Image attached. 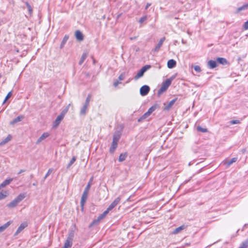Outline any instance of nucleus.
<instances>
[{
  "instance_id": "32",
  "label": "nucleus",
  "mask_w": 248,
  "mask_h": 248,
  "mask_svg": "<svg viewBox=\"0 0 248 248\" xmlns=\"http://www.w3.org/2000/svg\"><path fill=\"white\" fill-rule=\"evenodd\" d=\"M92 178L91 179L90 181L89 182L88 184H87V186H86L84 191L89 192V191L90 189L91 186L92 185Z\"/></svg>"
},
{
  "instance_id": "50",
  "label": "nucleus",
  "mask_w": 248,
  "mask_h": 248,
  "mask_svg": "<svg viewBox=\"0 0 248 248\" xmlns=\"http://www.w3.org/2000/svg\"><path fill=\"white\" fill-rule=\"evenodd\" d=\"M136 37H131L130 38V39L131 40H134V39H136Z\"/></svg>"
},
{
  "instance_id": "25",
  "label": "nucleus",
  "mask_w": 248,
  "mask_h": 248,
  "mask_svg": "<svg viewBox=\"0 0 248 248\" xmlns=\"http://www.w3.org/2000/svg\"><path fill=\"white\" fill-rule=\"evenodd\" d=\"M87 54L86 53H84L82 55V56L80 58V59L79 61V64L81 65L83 63V62H84L85 59L87 58Z\"/></svg>"
},
{
  "instance_id": "22",
  "label": "nucleus",
  "mask_w": 248,
  "mask_h": 248,
  "mask_svg": "<svg viewBox=\"0 0 248 248\" xmlns=\"http://www.w3.org/2000/svg\"><path fill=\"white\" fill-rule=\"evenodd\" d=\"M118 142H112L111 146L110 148L109 151L111 153H113L117 147Z\"/></svg>"
},
{
  "instance_id": "34",
  "label": "nucleus",
  "mask_w": 248,
  "mask_h": 248,
  "mask_svg": "<svg viewBox=\"0 0 248 248\" xmlns=\"http://www.w3.org/2000/svg\"><path fill=\"white\" fill-rule=\"evenodd\" d=\"M77 157L75 156H73L71 160L70 161L69 163H68L67 168H69L76 160Z\"/></svg>"
},
{
  "instance_id": "39",
  "label": "nucleus",
  "mask_w": 248,
  "mask_h": 248,
  "mask_svg": "<svg viewBox=\"0 0 248 248\" xmlns=\"http://www.w3.org/2000/svg\"><path fill=\"white\" fill-rule=\"evenodd\" d=\"M230 123L231 124H240V121L238 120H232L230 122Z\"/></svg>"
},
{
  "instance_id": "48",
  "label": "nucleus",
  "mask_w": 248,
  "mask_h": 248,
  "mask_svg": "<svg viewBox=\"0 0 248 248\" xmlns=\"http://www.w3.org/2000/svg\"><path fill=\"white\" fill-rule=\"evenodd\" d=\"M150 5H151L150 3H147L146 4V6L145 7V9H147Z\"/></svg>"
},
{
  "instance_id": "17",
  "label": "nucleus",
  "mask_w": 248,
  "mask_h": 248,
  "mask_svg": "<svg viewBox=\"0 0 248 248\" xmlns=\"http://www.w3.org/2000/svg\"><path fill=\"white\" fill-rule=\"evenodd\" d=\"M75 36L77 39L79 41L83 40V35L81 32L79 31H77L75 32Z\"/></svg>"
},
{
  "instance_id": "36",
  "label": "nucleus",
  "mask_w": 248,
  "mask_h": 248,
  "mask_svg": "<svg viewBox=\"0 0 248 248\" xmlns=\"http://www.w3.org/2000/svg\"><path fill=\"white\" fill-rule=\"evenodd\" d=\"M248 246V243L247 241L243 242L239 248H247Z\"/></svg>"
},
{
  "instance_id": "30",
  "label": "nucleus",
  "mask_w": 248,
  "mask_h": 248,
  "mask_svg": "<svg viewBox=\"0 0 248 248\" xmlns=\"http://www.w3.org/2000/svg\"><path fill=\"white\" fill-rule=\"evenodd\" d=\"M71 104H69L68 106H67L65 108L63 109V110L62 111L61 113L60 114L61 115H62V117H64L65 114L68 112V109L69 108V107L70 106Z\"/></svg>"
},
{
  "instance_id": "26",
  "label": "nucleus",
  "mask_w": 248,
  "mask_h": 248,
  "mask_svg": "<svg viewBox=\"0 0 248 248\" xmlns=\"http://www.w3.org/2000/svg\"><path fill=\"white\" fill-rule=\"evenodd\" d=\"M217 60L218 62L222 64H227L228 63L227 60L223 58H218Z\"/></svg>"
},
{
  "instance_id": "18",
  "label": "nucleus",
  "mask_w": 248,
  "mask_h": 248,
  "mask_svg": "<svg viewBox=\"0 0 248 248\" xmlns=\"http://www.w3.org/2000/svg\"><path fill=\"white\" fill-rule=\"evenodd\" d=\"M13 178L6 179L0 185V189L8 185L13 181Z\"/></svg>"
},
{
  "instance_id": "41",
  "label": "nucleus",
  "mask_w": 248,
  "mask_h": 248,
  "mask_svg": "<svg viewBox=\"0 0 248 248\" xmlns=\"http://www.w3.org/2000/svg\"><path fill=\"white\" fill-rule=\"evenodd\" d=\"M11 95H12V92H9L7 94V95L3 101V103H5L6 102V101L11 97Z\"/></svg>"
},
{
  "instance_id": "7",
  "label": "nucleus",
  "mask_w": 248,
  "mask_h": 248,
  "mask_svg": "<svg viewBox=\"0 0 248 248\" xmlns=\"http://www.w3.org/2000/svg\"><path fill=\"white\" fill-rule=\"evenodd\" d=\"M150 91V88L147 85H144L140 89V93L142 96L147 95Z\"/></svg>"
},
{
  "instance_id": "46",
  "label": "nucleus",
  "mask_w": 248,
  "mask_h": 248,
  "mask_svg": "<svg viewBox=\"0 0 248 248\" xmlns=\"http://www.w3.org/2000/svg\"><path fill=\"white\" fill-rule=\"evenodd\" d=\"M243 27L245 30H248V20L244 23Z\"/></svg>"
},
{
  "instance_id": "14",
  "label": "nucleus",
  "mask_w": 248,
  "mask_h": 248,
  "mask_svg": "<svg viewBox=\"0 0 248 248\" xmlns=\"http://www.w3.org/2000/svg\"><path fill=\"white\" fill-rule=\"evenodd\" d=\"M176 65V62L173 59H170L168 61L167 66L169 68L171 69L174 68Z\"/></svg>"
},
{
  "instance_id": "15",
  "label": "nucleus",
  "mask_w": 248,
  "mask_h": 248,
  "mask_svg": "<svg viewBox=\"0 0 248 248\" xmlns=\"http://www.w3.org/2000/svg\"><path fill=\"white\" fill-rule=\"evenodd\" d=\"M121 133L120 132H115L113 135L112 141L118 142L121 138Z\"/></svg>"
},
{
  "instance_id": "31",
  "label": "nucleus",
  "mask_w": 248,
  "mask_h": 248,
  "mask_svg": "<svg viewBox=\"0 0 248 248\" xmlns=\"http://www.w3.org/2000/svg\"><path fill=\"white\" fill-rule=\"evenodd\" d=\"M157 105H155L153 106H152L151 108H149V109L148 110L147 112L149 114H151V113L154 111L156 109V108H157Z\"/></svg>"
},
{
  "instance_id": "38",
  "label": "nucleus",
  "mask_w": 248,
  "mask_h": 248,
  "mask_svg": "<svg viewBox=\"0 0 248 248\" xmlns=\"http://www.w3.org/2000/svg\"><path fill=\"white\" fill-rule=\"evenodd\" d=\"M26 6L28 8V9L29 10V12L30 14H31L32 13V9L31 8V6L30 5V4L28 2H26Z\"/></svg>"
},
{
  "instance_id": "5",
  "label": "nucleus",
  "mask_w": 248,
  "mask_h": 248,
  "mask_svg": "<svg viewBox=\"0 0 248 248\" xmlns=\"http://www.w3.org/2000/svg\"><path fill=\"white\" fill-rule=\"evenodd\" d=\"M151 68V65H146L142 67V68L138 72L137 75L135 77L136 80L142 77L144 73L148 69Z\"/></svg>"
},
{
  "instance_id": "43",
  "label": "nucleus",
  "mask_w": 248,
  "mask_h": 248,
  "mask_svg": "<svg viewBox=\"0 0 248 248\" xmlns=\"http://www.w3.org/2000/svg\"><path fill=\"white\" fill-rule=\"evenodd\" d=\"M7 197V194H4L2 192H0V200L5 199Z\"/></svg>"
},
{
  "instance_id": "3",
  "label": "nucleus",
  "mask_w": 248,
  "mask_h": 248,
  "mask_svg": "<svg viewBox=\"0 0 248 248\" xmlns=\"http://www.w3.org/2000/svg\"><path fill=\"white\" fill-rule=\"evenodd\" d=\"M171 81V78H168L163 82L161 88L159 90L158 93H161L165 92L170 85Z\"/></svg>"
},
{
  "instance_id": "8",
  "label": "nucleus",
  "mask_w": 248,
  "mask_h": 248,
  "mask_svg": "<svg viewBox=\"0 0 248 248\" xmlns=\"http://www.w3.org/2000/svg\"><path fill=\"white\" fill-rule=\"evenodd\" d=\"M50 135V134L48 132H45L40 137V138L37 140L36 142V144H39L41 142H42L43 140H45L46 138H47Z\"/></svg>"
},
{
  "instance_id": "28",
  "label": "nucleus",
  "mask_w": 248,
  "mask_h": 248,
  "mask_svg": "<svg viewBox=\"0 0 248 248\" xmlns=\"http://www.w3.org/2000/svg\"><path fill=\"white\" fill-rule=\"evenodd\" d=\"M127 156V155L126 153H124V154H120V155H119V161L120 162H122V161H124L126 159Z\"/></svg>"
},
{
  "instance_id": "40",
  "label": "nucleus",
  "mask_w": 248,
  "mask_h": 248,
  "mask_svg": "<svg viewBox=\"0 0 248 248\" xmlns=\"http://www.w3.org/2000/svg\"><path fill=\"white\" fill-rule=\"evenodd\" d=\"M91 95L90 94H89L86 99V101H85V102L84 103V104H86L87 105H89V103H90V99H91Z\"/></svg>"
},
{
  "instance_id": "20",
  "label": "nucleus",
  "mask_w": 248,
  "mask_h": 248,
  "mask_svg": "<svg viewBox=\"0 0 248 248\" xmlns=\"http://www.w3.org/2000/svg\"><path fill=\"white\" fill-rule=\"evenodd\" d=\"M237 160V157H233V158H232L231 160H230L229 161L224 162V164L226 166L228 167V166H230L233 163H234V162H236Z\"/></svg>"
},
{
  "instance_id": "1",
  "label": "nucleus",
  "mask_w": 248,
  "mask_h": 248,
  "mask_svg": "<svg viewBox=\"0 0 248 248\" xmlns=\"http://www.w3.org/2000/svg\"><path fill=\"white\" fill-rule=\"evenodd\" d=\"M26 197L25 194L21 193L18 195L14 200L7 204V206L10 208L16 207L18 204L21 202Z\"/></svg>"
},
{
  "instance_id": "21",
  "label": "nucleus",
  "mask_w": 248,
  "mask_h": 248,
  "mask_svg": "<svg viewBox=\"0 0 248 248\" xmlns=\"http://www.w3.org/2000/svg\"><path fill=\"white\" fill-rule=\"evenodd\" d=\"M207 65L210 68L213 69L217 66V62L215 61L210 60L208 62Z\"/></svg>"
},
{
  "instance_id": "24",
  "label": "nucleus",
  "mask_w": 248,
  "mask_h": 248,
  "mask_svg": "<svg viewBox=\"0 0 248 248\" xmlns=\"http://www.w3.org/2000/svg\"><path fill=\"white\" fill-rule=\"evenodd\" d=\"M150 115V114H149L148 112L147 111L146 112H145L143 115H142L138 120V121L139 122H142L143 120L146 119L147 118H148L149 116Z\"/></svg>"
},
{
  "instance_id": "37",
  "label": "nucleus",
  "mask_w": 248,
  "mask_h": 248,
  "mask_svg": "<svg viewBox=\"0 0 248 248\" xmlns=\"http://www.w3.org/2000/svg\"><path fill=\"white\" fill-rule=\"evenodd\" d=\"M53 171V169H49L46 174L45 175L44 178V179L45 180L51 173V172Z\"/></svg>"
},
{
  "instance_id": "42",
  "label": "nucleus",
  "mask_w": 248,
  "mask_h": 248,
  "mask_svg": "<svg viewBox=\"0 0 248 248\" xmlns=\"http://www.w3.org/2000/svg\"><path fill=\"white\" fill-rule=\"evenodd\" d=\"M194 70L197 72L201 71V67L199 65H195L194 66Z\"/></svg>"
},
{
  "instance_id": "49",
  "label": "nucleus",
  "mask_w": 248,
  "mask_h": 248,
  "mask_svg": "<svg viewBox=\"0 0 248 248\" xmlns=\"http://www.w3.org/2000/svg\"><path fill=\"white\" fill-rule=\"evenodd\" d=\"M24 171H25L24 170H19V171L18 172V174H20V173H22V172H23Z\"/></svg>"
},
{
  "instance_id": "2",
  "label": "nucleus",
  "mask_w": 248,
  "mask_h": 248,
  "mask_svg": "<svg viewBox=\"0 0 248 248\" xmlns=\"http://www.w3.org/2000/svg\"><path fill=\"white\" fill-rule=\"evenodd\" d=\"M73 237H74V233L71 232L69 234L68 236L67 237V238L64 243V244L63 246L64 248H70L72 247V243H73Z\"/></svg>"
},
{
  "instance_id": "27",
  "label": "nucleus",
  "mask_w": 248,
  "mask_h": 248,
  "mask_svg": "<svg viewBox=\"0 0 248 248\" xmlns=\"http://www.w3.org/2000/svg\"><path fill=\"white\" fill-rule=\"evenodd\" d=\"M68 38H69V36L68 35H65L64 36V37L63 38V40H62V42H61V44L60 45V48H62L64 46L66 42L68 40Z\"/></svg>"
},
{
  "instance_id": "9",
  "label": "nucleus",
  "mask_w": 248,
  "mask_h": 248,
  "mask_svg": "<svg viewBox=\"0 0 248 248\" xmlns=\"http://www.w3.org/2000/svg\"><path fill=\"white\" fill-rule=\"evenodd\" d=\"M177 100V98H175L172 100H171L168 104H164V105L165 107H164V109L166 110H169L171 107L173 105V104L175 103V102Z\"/></svg>"
},
{
  "instance_id": "29",
  "label": "nucleus",
  "mask_w": 248,
  "mask_h": 248,
  "mask_svg": "<svg viewBox=\"0 0 248 248\" xmlns=\"http://www.w3.org/2000/svg\"><path fill=\"white\" fill-rule=\"evenodd\" d=\"M186 228V226L185 225L181 226L175 229L174 231V233L176 234L182 230H184Z\"/></svg>"
},
{
  "instance_id": "4",
  "label": "nucleus",
  "mask_w": 248,
  "mask_h": 248,
  "mask_svg": "<svg viewBox=\"0 0 248 248\" xmlns=\"http://www.w3.org/2000/svg\"><path fill=\"white\" fill-rule=\"evenodd\" d=\"M110 210H111L109 209V208L108 207L106 210H105L102 214H101L100 216L98 217L97 219H94L93 221L92 224L94 225L99 223L103 218H104L108 214V213Z\"/></svg>"
},
{
  "instance_id": "19",
  "label": "nucleus",
  "mask_w": 248,
  "mask_h": 248,
  "mask_svg": "<svg viewBox=\"0 0 248 248\" xmlns=\"http://www.w3.org/2000/svg\"><path fill=\"white\" fill-rule=\"evenodd\" d=\"M88 107H89L88 105H87L86 104H84L83 106L81 108L80 111V115H81V116H85V114L86 113V112H87V111L88 110Z\"/></svg>"
},
{
  "instance_id": "6",
  "label": "nucleus",
  "mask_w": 248,
  "mask_h": 248,
  "mask_svg": "<svg viewBox=\"0 0 248 248\" xmlns=\"http://www.w3.org/2000/svg\"><path fill=\"white\" fill-rule=\"evenodd\" d=\"M88 195V192L84 191L82 195L80 201V207L81 210L82 211H83L84 210V206L87 199Z\"/></svg>"
},
{
  "instance_id": "45",
  "label": "nucleus",
  "mask_w": 248,
  "mask_h": 248,
  "mask_svg": "<svg viewBox=\"0 0 248 248\" xmlns=\"http://www.w3.org/2000/svg\"><path fill=\"white\" fill-rule=\"evenodd\" d=\"M147 19V16H144L143 17H142L141 18H140V20H139V22L140 23H143L144 21H145Z\"/></svg>"
},
{
  "instance_id": "33",
  "label": "nucleus",
  "mask_w": 248,
  "mask_h": 248,
  "mask_svg": "<svg viewBox=\"0 0 248 248\" xmlns=\"http://www.w3.org/2000/svg\"><path fill=\"white\" fill-rule=\"evenodd\" d=\"M248 8V3L247 4H245V5H243L241 7H239L237 9V12H240V11H241L242 10H246Z\"/></svg>"
},
{
  "instance_id": "10",
  "label": "nucleus",
  "mask_w": 248,
  "mask_h": 248,
  "mask_svg": "<svg viewBox=\"0 0 248 248\" xmlns=\"http://www.w3.org/2000/svg\"><path fill=\"white\" fill-rule=\"evenodd\" d=\"M121 199V198L120 197H118L117 198H116L114 200V201L108 206L109 209L112 210L113 208H114L120 202Z\"/></svg>"
},
{
  "instance_id": "13",
  "label": "nucleus",
  "mask_w": 248,
  "mask_h": 248,
  "mask_svg": "<svg viewBox=\"0 0 248 248\" xmlns=\"http://www.w3.org/2000/svg\"><path fill=\"white\" fill-rule=\"evenodd\" d=\"M63 118L64 117H62V115H58L57 117V118L54 123L53 127H57L60 124L61 121L63 119Z\"/></svg>"
},
{
  "instance_id": "35",
  "label": "nucleus",
  "mask_w": 248,
  "mask_h": 248,
  "mask_svg": "<svg viewBox=\"0 0 248 248\" xmlns=\"http://www.w3.org/2000/svg\"><path fill=\"white\" fill-rule=\"evenodd\" d=\"M197 130L198 131H200V132H201L202 133L206 132L208 131L207 128H202L201 126H198L197 127Z\"/></svg>"
},
{
  "instance_id": "44",
  "label": "nucleus",
  "mask_w": 248,
  "mask_h": 248,
  "mask_svg": "<svg viewBox=\"0 0 248 248\" xmlns=\"http://www.w3.org/2000/svg\"><path fill=\"white\" fill-rule=\"evenodd\" d=\"M125 78V73H122L119 77L118 78L120 80H123Z\"/></svg>"
},
{
  "instance_id": "12",
  "label": "nucleus",
  "mask_w": 248,
  "mask_h": 248,
  "mask_svg": "<svg viewBox=\"0 0 248 248\" xmlns=\"http://www.w3.org/2000/svg\"><path fill=\"white\" fill-rule=\"evenodd\" d=\"M24 118L23 115H19L10 122L11 125H14L16 123L21 122Z\"/></svg>"
},
{
  "instance_id": "51",
  "label": "nucleus",
  "mask_w": 248,
  "mask_h": 248,
  "mask_svg": "<svg viewBox=\"0 0 248 248\" xmlns=\"http://www.w3.org/2000/svg\"><path fill=\"white\" fill-rule=\"evenodd\" d=\"M1 75L0 74V78H1Z\"/></svg>"
},
{
  "instance_id": "47",
  "label": "nucleus",
  "mask_w": 248,
  "mask_h": 248,
  "mask_svg": "<svg viewBox=\"0 0 248 248\" xmlns=\"http://www.w3.org/2000/svg\"><path fill=\"white\" fill-rule=\"evenodd\" d=\"M120 83V82L119 81H116L114 83H113V85L115 86V87H116L117 86V85Z\"/></svg>"
},
{
  "instance_id": "11",
  "label": "nucleus",
  "mask_w": 248,
  "mask_h": 248,
  "mask_svg": "<svg viewBox=\"0 0 248 248\" xmlns=\"http://www.w3.org/2000/svg\"><path fill=\"white\" fill-rule=\"evenodd\" d=\"M28 224L26 222L22 223L20 224L19 227L18 228L16 232L15 233V235H17L19 234L23 229H24L26 227H27Z\"/></svg>"
},
{
  "instance_id": "23",
  "label": "nucleus",
  "mask_w": 248,
  "mask_h": 248,
  "mask_svg": "<svg viewBox=\"0 0 248 248\" xmlns=\"http://www.w3.org/2000/svg\"><path fill=\"white\" fill-rule=\"evenodd\" d=\"M11 223V221H8L2 226H0V232H3L6 229H7L10 226Z\"/></svg>"
},
{
  "instance_id": "16",
  "label": "nucleus",
  "mask_w": 248,
  "mask_h": 248,
  "mask_svg": "<svg viewBox=\"0 0 248 248\" xmlns=\"http://www.w3.org/2000/svg\"><path fill=\"white\" fill-rule=\"evenodd\" d=\"M165 40V37H164L161 38L160 39L159 42L158 43V44L155 47V51L157 52L159 50V48L162 46L163 42H164Z\"/></svg>"
}]
</instances>
